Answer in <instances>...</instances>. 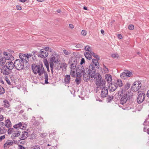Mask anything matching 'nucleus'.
Masks as SVG:
<instances>
[{
  "instance_id": "f257e3e1",
  "label": "nucleus",
  "mask_w": 149,
  "mask_h": 149,
  "mask_svg": "<svg viewBox=\"0 0 149 149\" xmlns=\"http://www.w3.org/2000/svg\"><path fill=\"white\" fill-rule=\"evenodd\" d=\"M32 69L34 74H38L40 76L44 73L45 76V84H48V77L47 73L46 72H45L44 69L43 67V65H36L35 67L32 65Z\"/></svg>"
},
{
  "instance_id": "f03ea898",
  "label": "nucleus",
  "mask_w": 149,
  "mask_h": 149,
  "mask_svg": "<svg viewBox=\"0 0 149 149\" xmlns=\"http://www.w3.org/2000/svg\"><path fill=\"white\" fill-rule=\"evenodd\" d=\"M88 71L89 69L88 68L84 69L83 66L80 67L78 70H76V74L77 77H80L81 74H83V80L85 81H88L90 79Z\"/></svg>"
},
{
  "instance_id": "7ed1b4c3",
  "label": "nucleus",
  "mask_w": 149,
  "mask_h": 149,
  "mask_svg": "<svg viewBox=\"0 0 149 149\" xmlns=\"http://www.w3.org/2000/svg\"><path fill=\"white\" fill-rule=\"evenodd\" d=\"M123 91V90H120L118 92L119 96L122 97L120 100V104L122 105L125 103L127 100L131 98L132 96V93L130 91H129L127 93L124 94Z\"/></svg>"
},
{
  "instance_id": "20e7f679",
  "label": "nucleus",
  "mask_w": 149,
  "mask_h": 149,
  "mask_svg": "<svg viewBox=\"0 0 149 149\" xmlns=\"http://www.w3.org/2000/svg\"><path fill=\"white\" fill-rule=\"evenodd\" d=\"M15 67L18 70H21L27 67L29 64H26L24 62H22L19 59H17L15 61Z\"/></svg>"
},
{
  "instance_id": "39448f33",
  "label": "nucleus",
  "mask_w": 149,
  "mask_h": 149,
  "mask_svg": "<svg viewBox=\"0 0 149 149\" xmlns=\"http://www.w3.org/2000/svg\"><path fill=\"white\" fill-rule=\"evenodd\" d=\"M50 67L51 71L52 74L54 72L53 68L54 62L56 63H58L59 61L58 60V55L56 54L53 53L52 54L50 58Z\"/></svg>"
},
{
  "instance_id": "423d86ee",
  "label": "nucleus",
  "mask_w": 149,
  "mask_h": 149,
  "mask_svg": "<svg viewBox=\"0 0 149 149\" xmlns=\"http://www.w3.org/2000/svg\"><path fill=\"white\" fill-rule=\"evenodd\" d=\"M96 85L98 88H100L105 87L106 81L102 79V77L100 74H97V77L96 79Z\"/></svg>"
},
{
  "instance_id": "0eeeda50",
  "label": "nucleus",
  "mask_w": 149,
  "mask_h": 149,
  "mask_svg": "<svg viewBox=\"0 0 149 149\" xmlns=\"http://www.w3.org/2000/svg\"><path fill=\"white\" fill-rule=\"evenodd\" d=\"M141 84L139 81L134 82L132 87V90L134 91H139L141 88Z\"/></svg>"
},
{
  "instance_id": "6e6552de",
  "label": "nucleus",
  "mask_w": 149,
  "mask_h": 149,
  "mask_svg": "<svg viewBox=\"0 0 149 149\" xmlns=\"http://www.w3.org/2000/svg\"><path fill=\"white\" fill-rule=\"evenodd\" d=\"M11 72V70L5 65L3 66L1 69V73L4 76H10L9 74Z\"/></svg>"
},
{
  "instance_id": "1a4fd4ad",
  "label": "nucleus",
  "mask_w": 149,
  "mask_h": 149,
  "mask_svg": "<svg viewBox=\"0 0 149 149\" xmlns=\"http://www.w3.org/2000/svg\"><path fill=\"white\" fill-rule=\"evenodd\" d=\"M146 95L144 93H141L139 94L137 99V101L139 104L143 102L145 99Z\"/></svg>"
},
{
  "instance_id": "9d476101",
  "label": "nucleus",
  "mask_w": 149,
  "mask_h": 149,
  "mask_svg": "<svg viewBox=\"0 0 149 149\" xmlns=\"http://www.w3.org/2000/svg\"><path fill=\"white\" fill-rule=\"evenodd\" d=\"M101 89V96L102 97H104L107 96L108 94V88L107 87H104Z\"/></svg>"
},
{
  "instance_id": "9b49d317",
  "label": "nucleus",
  "mask_w": 149,
  "mask_h": 149,
  "mask_svg": "<svg viewBox=\"0 0 149 149\" xmlns=\"http://www.w3.org/2000/svg\"><path fill=\"white\" fill-rule=\"evenodd\" d=\"M12 61H8L5 66L10 69L11 70L15 67V63H14Z\"/></svg>"
},
{
  "instance_id": "f8f14e48",
  "label": "nucleus",
  "mask_w": 149,
  "mask_h": 149,
  "mask_svg": "<svg viewBox=\"0 0 149 149\" xmlns=\"http://www.w3.org/2000/svg\"><path fill=\"white\" fill-rule=\"evenodd\" d=\"M3 54L4 55L6 56L5 57L6 60H8V61L14 60V57L10 54L6 52H4Z\"/></svg>"
},
{
  "instance_id": "ddd939ff",
  "label": "nucleus",
  "mask_w": 149,
  "mask_h": 149,
  "mask_svg": "<svg viewBox=\"0 0 149 149\" xmlns=\"http://www.w3.org/2000/svg\"><path fill=\"white\" fill-rule=\"evenodd\" d=\"M4 123L3 122H0V134H3L6 132L7 129L5 127H3Z\"/></svg>"
},
{
  "instance_id": "4468645a",
  "label": "nucleus",
  "mask_w": 149,
  "mask_h": 149,
  "mask_svg": "<svg viewBox=\"0 0 149 149\" xmlns=\"http://www.w3.org/2000/svg\"><path fill=\"white\" fill-rule=\"evenodd\" d=\"M117 88V85L116 83H111L109 86V89L110 91L112 92L115 91Z\"/></svg>"
},
{
  "instance_id": "2eb2a0df",
  "label": "nucleus",
  "mask_w": 149,
  "mask_h": 149,
  "mask_svg": "<svg viewBox=\"0 0 149 149\" xmlns=\"http://www.w3.org/2000/svg\"><path fill=\"white\" fill-rule=\"evenodd\" d=\"M20 133L21 132L19 129H15V131H14L12 134L11 137L13 138L17 137L19 136Z\"/></svg>"
},
{
  "instance_id": "dca6fc26",
  "label": "nucleus",
  "mask_w": 149,
  "mask_h": 149,
  "mask_svg": "<svg viewBox=\"0 0 149 149\" xmlns=\"http://www.w3.org/2000/svg\"><path fill=\"white\" fill-rule=\"evenodd\" d=\"M40 54L38 56L42 58H44L47 57L48 56V52L46 51H44L43 49H41L40 50Z\"/></svg>"
},
{
  "instance_id": "f3484780",
  "label": "nucleus",
  "mask_w": 149,
  "mask_h": 149,
  "mask_svg": "<svg viewBox=\"0 0 149 149\" xmlns=\"http://www.w3.org/2000/svg\"><path fill=\"white\" fill-rule=\"evenodd\" d=\"M13 127L15 129H18V128H20L21 129H25L26 127L22 125V123L21 122H20L19 123L15 124L13 126Z\"/></svg>"
},
{
  "instance_id": "a211bd4d",
  "label": "nucleus",
  "mask_w": 149,
  "mask_h": 149,
  "mask_svg": "<svg viewBox=\"0 0 149 149\" xmlns=\"http://www.w3.org/2000/svg\"><path fill=\"white\" fill-rule=\"evenodd\" d=\"M19 57L20 58V61L22 62H24L26 64H29V62H27V61L26 60L25 54L20 53L19 54Z\"/></svg>"
},
{
  "instance_id": "6ab92c4d",
  "label": "nucleus",
  "mask_w": 149,
  "mask_h": 149,
  "mask_svg": "<svg viewBox=\"0 0 149 149\" xmlns=\"http://www.w3.org/2000/svg\"><path fill=\"white\" fill-rule=\"evenodd\" d=\"M29 134L27 132L24 131L22 132L20 139L21 140L25 139L28 137Z\"/></svg>"
},
{
  "instance_id": "aec40b11",
  "label": "nucleus",
  "mask_w": 149,
  "mask_h": 149,
  "mask_svg": "<svg viewBox=\"0 0 149 149\" xmlns=\"http://www.w3.org/2000/svg\"><path fill=\"white\" fill-rule=\"evenodd\" d=\"M13 142L12 140H8L4 145V148L6 149L7 148H9L10 146L13 144Z\"/></svg>"
},
{
  "instance_id": "412c9836",
  "label": "nucleus",
  "mask_w": 149,
  "mask_h": 149,
  "mask_svg": "<svg viewBox=\"0 0 149 149\" xmlns=\"http://www.w3.org/2000/svg\"><path fill=\"white\" fill-rule=\"evenodd\" d=\"M70 75H66L65 76L64 81L65 85H66V84H68L70 83Z\"/></svg>"
},
{
  "instance_id": "4be33fe9",
  "label": "nucleus",
  "mask_w": 149,
  "mask_h": 149,
  "mask_svg": "<svg viewBox=\"0 0 149 149\" xmlns=\"http://www.w3.org/2000/svg\"><path fill=\"white\" fill-rule=\"evenodd\" d=\"M77 59L75 57H71L68 63L69 64H77Z\"/></svg>"
},
{
  "instance_id": "5701e85b",
  "label": "nucleus",
  "mask_w": 149,
  "mask_h": 149,
  "mask_svg": "<svg viewBox=\"0 0 149 149\" xmlns=\"http://www.w3.org/2000/svg\"><path fill=\"white\" fill-rule=\"evenodd\" d=\"M89 76L90 78V77L91 78H97L96 76H97V74H96V72L95 71L94 72L91 71H89Z\"/></svg>"
},
{
  "instance_id": "b1692460",
  "label": "nucleus",
  "mask_w": 149,
  "mask_h": 149,
  "mask_svg": "<svg viewBox=\"0 0 149 149\" xmlns=\"http://www.w3.org/2000/svg\"><path fill=\"white\" fill-rule=\"evenodd\" d=\"M105 77V79L108 82V83L111 82L112 79L111 76L110 74H107L106 75Z\"/></svg>"
},
{
  "instance_id": "393cba45",
  "label": "nucleus",
  "mask_w": 149,
  "mask_h": 149,
  "mask_svg": "<svg viewBox=\"0 0 149 149\" xmlns=\"http://www.w3.org/2000/svg\"><path fill=\"white\" fill-rule=\"evenodd\" d=\"M98 60L97 59H93L92 60V62L93 63V64H94L98 68H99L100 66L99 63L98 62Z\"/></svg>"
},
{
  "instance_id": "a878e982",
  "label": "nucleus",
  "mask_w": 149,
  "mask_h": 149,
  "mask_svg": "<svg viewBox=\"0 0 149 149\" xmlns=\"http://www.w3.org/2000/svg\"><path fill=\"white\" fill-rule=\"evenodd\" d=\"M84 55L89 60L91 59L92 58V57L91 53L87 52H85L84 53Z\"/></svg>"
},
{
  "instance_id": "bb28decb",
  "label": "nucleus",
  "mask_w": 149,
  "mask_h": 149,
  "mask_svg": "<svg viewBox=\"0 0 149 149\" xmlns=\"http://www.w3.org/2000/svg\"><path fill=\"white\" fill-rule=\"evenodd\" d=\"M5 126L8 128H9L11 126V123L9 119H7L6 120L5 123H4Z\"/></svg>"
},
{
  "instance_id": "cd10ccee",
  "label": "nucleus",
  "mask_w": 149,
  "mask_h": 149,
  "mask_svg": "<svg viewBox=\"0 0 149 149\" xmlns=\"http://www.w3.org/2000/svg\"><path fill=\"white\" fill-rule=\"evenodd\" d=\"M130 84L127 83L125 85L124 88L120 90H123V92L125 93L126 90H127L130 88Z\"/></svg>"
},
{
  "instance_id": "c85d7f7f",
  "label": "nucleus",
  "mask_w": 149,
  "mask_h": 149,
  "mask_svg": "<svg viewBox=\"0 0 149 149\" xmlns=\"http://www.w3.org/2000/svg\"><path fill=\"white\" fill-rule=\"evenodd\" d=\"M89 71L94 72L96 71L95 66L93 64H91L89 66Z\"/></svg>"
},
{
  "instance_id": "c756f323",
  "label": "nucleus",
  "mask_w": 149,
  "mask_h": 149,
  "mask_svg": "<svg viewBox=\"0 0 149 149\" xmlns=\"http://www.w3.org/2000/svg\"><path fill=\"white\" fill-rule=\"evenodd\" d=\"M4 79L6 81L7 83L9 85H11V84L10 80L9 79V78H10V76H4Z\"/></svg>"
},
{
  "instance_id": "7c9ffc66",
  "label": "nucleus",
  "mask_w": 149,
  "mask_h": 149,
  "mask_svg": "<svg viewBox=\"0 0 149 149\" xmlns=\"http://www.w3.org/2000/svg\"><path fill=\"white\" fill-rule=\"evenodd\" d=\"M116 84L117 85V87L118 86L120 87H122L123 86V84L122 81L119 79H117L116 83Z\"/></svg>"
},
{
  "instance_id": "2f4dec72",
  "label": "nucleus",
  "mask_w": 149,
  "mask_h": 149,
  "mask_svg": "<svg viewBox=\"0 0 149 149\" xmlns=\"http://www.w3.org/2000/svg\"><path fill=\"white\" fill-rule=\"evenodd\" d=\"M30 139H35L37 137L36 132H33L32 134L30 135Z\"/></svg>"
},
{
  "instance_id": "473e14b6",
  "label": "nucleus",
  "mask_w": 149,
  "mask_h": 149,
  "mask_svg": "<svg viewBox=\"0 0 149 149\" xmlns=\"http://www.w3.org/2000/svg\"><path fill=\"white\" fill-rule=\"evenodd\" d=\"M6 59L5 57H1L0 59V64H4L6 62Z\"/></svg>"
},
{
  "instance_id": "72a5a7b5",
  "label": "nucleus",
  "mask_w": 149,
  "mask_h": 149,
  "mask_svg": "<svg viewBox=\"0 0 149 149\" xmlns=\"http://www.w3.org/2000/svg\"><path fill=\"white\" fill-rule=\"evenodd\" d=\"M4 107L8 108L10 106V104L8 100H5L3 101Z\"/></svg>"
},
{
  "instance_id": "f704fd0d",
  "label": "nucleus",
  "mask_w": 149,
  "mask_h": 149,
  "mask_svg": "<svg viewBox=\"0 0 149 149\" xmlns=\"http://www.w3.org/2000/svg\"><path fill=\"white\" fill-rule=\"evenodd\" d=\"M113 96L112 95H109L107 99V102H110L113 98Z\"/></svg>"
},
{
  "instance_id": "c9c22d12",
  "label": "nucleus",
  "mask_w": 149,
  "mask_h": 149,
  "mask_svg": "<svg viewBox=\"0 0 149 149\" xmlns=\"http://www.w3.org/2000/svg\"><path fill=\"white\" fill-rule=\"evenodd\" d=\"M91 56L92 55L93 57L96 58L97 60H99V57L96 54L94 53L92 51L90 52Z\"/></svg>"
},
{
  "instance_id": "e433bc0d",
  "label": "nucleus",
  "mask_w": 149,
  "mask_h": 149,
  "mask_svg": "<svg viewBox=\"0 0 149 149\" xmlns=\"http://www.w3.org/2000/svg\"><path fill=\"white\" fill-rule=\"evenodd\" d=\"M75 81L76 83V84L77 85H79L81 82V79L80 77H77H77L76 78Z\"/></svg>"
},
{
  "instance_id": "4c0bfd02",
  "label": "nucleus",
  "mask_w": 149,
  "mask_h": 149,
  "mask_svg": "<svg viewBox=\"0 0 149 149\" xmlns=\"http://www.w3.org/2000/svg\"><path fill=\"white\" fill-rule=\"evenodd\" d=\"M67 66V65L66 63H64L61 64L60 66V67L61 68H62L63 70H64V69L65 70Z\"/></svg>"
},
{
  "instance_id": "58836bf2",
  "label": "nucleus",
  "mask_w": 149,
  "mask_h": 149,
  "mask_svg": "<svg viewBox=\"0 0 149 149\" xmlns=\"http://www.w3.org/2000/svg\"><path fill=\"white\" fill-rule=\"evenodd\" d=\"M125 72V73L127 74H126L127 77H130L132 75V73L128 70H126Z\"/></svg>"
},
{
  "instance_id": "ea45409f",
  "label": "nucleus",
  "mask_w": 149,
  "mask_h": 149,
  "mask_svg": "<svg viewBox=\"0 0 149 149\" xmlns=\"http://www.w3.org/2000/svg\"><path fill=\"white\" fill-rule=\"evenodd\" d=\"M15 131V129L13 128H9L8 130V133L9 134H12L14 131Z\"/></svg>"
},
{
  "instance_id": "a19ab883",
  "label": "nucleus",
  "mask_w": 149,
  "mask_h": 149,
  "mask_svg": "<svg viewBox=\"0 0 149 149\" xmlns=\"http://www.w3.org/2000/svg\"><path fill=\"white\" fill-rule=\"evenodd\" d=\"M84 49L86 51L89 52L90 53L92 51L91 49V47L89 45L86 46L85 48Z\"/></svg>"
},
{
  "instance_id": "79ce46f5",
  "label": "nucleus",
  "mask_w": 149,
  "mask_h": 149,
  "mask_svg": "<svg viewBox=\"0 0 149 149\" xmlns=\"http://www.w3.org/2000/svg\"><path fill=\"white\" fill-rule=\"evenodd\" d=\"M32 55L30 54H25V59H26V60L27 61V62H28L29 61V58L31 57Z\"/></svg>"
},
{
  "instance_id": "37998d69",
  "label": "nucleus",
  "mask_w": 149,
  "mask_h": 149,
  "mask_svg": "<svg viewBox=\"0 0 149 149\" xmlns=\"http://www.w3.org/2000/svg\"><path fill=\"white\" fill-rule=\"evenodd\" d=\"M126 74H127L125 73V72H123L120 74V77L121 78L125 79L126 77H127Z\"/></svg>"
},
{
  "instance_id": "c03bdc74",
  "label": "nucleus",
  "mask_w": 149,
  "mask_h": 149,
  "mask_svg": "<svg viewBox=\"0 0 149 149\" xmlns=\"http://www.w3.org/2000/svg\"><path fill=\"white\" fill-rule=\"evenodd\" d=\"M77 65V64H71V65L70 66V68L71 69V70H75V69L76 68Z\"/></svg>"
},
{
  "instance_id": "a18cd8bd",
  "label": "nucleus",
  "mask_w": 149,
  "mask_h": 149,
  "mask_svg": "<svg viewBox=\"0 0 149 149\" xmlns=\"http://www.w3.org/2000/svg\"><path fill=\"white\" fill-rule=\"evenodd\" d=\"M32 124L33 126H37L39 125L40 123L38 121L36 120L32 123Z\"/></svg>"
},
{
  "instance_id": "49530a36",
  "label": "nucleus",
  "mask_w": 149,
  "mask_h": 149,
  "mask_svg": "<svg viewBox=\"0 0 149 149\" xmlns=\"http://www.w3.org/2000/svg\"><path fill=\"white\" fill-rule=\"evenodd\" d=\"M75 70H71V72H70V74L71 75V76L72 77H75Z\"/></svg>"
},
{
  "instance_id": "de8ad7c7",
  "label": "nucleus",
  "mask_w": 149,
  "mask_h": 149,
  "mask_svg": "<svg viewBox=\"0 0 149 149\" xmlns=\"http://www.w3.org/2000/svg\"><path fill=\"white\" fill-rule=\"evenodd\" d=\"M5 92V90L3 87L0 88V94H3Z\"/></svg>"
},
{
  "instance_id": "09e8293b",
  "label": "nucleus",
  "mask_w": 149,
  "mask_h": 149,
  "mask_svg": "<svg viewBox=\"0 0 149 149\" xmlns=\"http://www.w3.org/2000/svg\"><path fill=\"white\" fill-rule=\"evenodd\" d=\"M45 51L47 52V51H49L50 52L52 51V49L50 48L49 47H45L44 48Z\"/></svg>"
},
{
  "instance_id": "8fccbe9b",
  "label": "nucleus",
  "mask_w": 149,
  "mask_h": 149,
  "mask_svg": "<svg viewBox=\"0 0 149 149\" xmlns=\"http://www.w3.org/2000/svg\"><path fill=\"white\" fill-rule=\"evenodd\" d=\"M76 47L78 48H81L83 47V45L81 44H78L76 46Z\"/></svg>"
},
{
  "instance_id": "3c124183",
  "label": "nucleus",
  "mask_w": 149,
  "mask_h": 149,
  "mask_svg": "<svg viewBox=\"0 0 149 149\" xmlns=\"http://www.w3.org/2000/svg\"><path fill=\"white\" fill-rule=\"evenodd\" d=\"M128 28L130 30H133L134 29V26L133 25L130 24L128 26Z\"/></svg>"
},
{
  "instance_id": "603ef678",
  "label": "nucleus",
  "mask_w": 149,
  "mask_h": 149,
  "mask_svg": "<svg viewBox=\"0 0 149 149\" xmlns=\"http://www.w3.org/2000/svg\"><path fill=\"white\" fill-rule=\"evenodd\" d=\"M111 56L113 58H118V56L117 54H113L111 55Z\"/></svg>"
},
{
  "instance_id": "864d4df0",
  "label": "nucleus",
  "mask_w": 149,
  "mask_h": 149,
  "mask_svg": "<svg viewBox=\"0 0 149 149\" xmlns=\"http://www.w3.org/2000/svg\"><path fill=\"white\" fill-rule=\"evenodd\" d=\"M31 149H40V148L39 146L37 145L32 147Z\"/></svg>"
},
{
  "instance_id": "5fc2aeb1",
  "label": "nucleus",
  "mask_w": 149,
  "mask_h": 149,
  "mask_svg": "<svg viewBox=\"0 0 149 149\" xmlns=\"http://www.w3.org/2000/svg\"><path fill=\"white\" fill-rule=\"evenodd\" d=\"M44 63L46 67L49 66V64L47 60L46 59V60L44 61Z\"/></svg>"
},
{
  "instance_id": "6e6d98bb",
  "label": "nucleus",
  "mask_w": 149,
  "mask_h": 149,
  "mask_svg": "<svg viewBox=\"0 0 149 149\" xmlns=\"http://www.w3.org/2000/svg\"><path fill=\"white\" fill-rule=\"evenodd\" d=\"M81 34L82 35L85 36L86 34V32L84 30H83L81 31Z\"/></svg>"
},
{
  "instance_id": "4d7b16f0",
  "label": "nucleus",
  "mask_w": 149,
  "mask_h": 149,
  "mask_svg": "<svg viewBox=\"0 0 149 149\" xmlns=\"http://www.w3.org/2000/svg\"><path fill=\"white\" fill-rule=\"evenodd\" d=\"M63 52L64 54L66 55H68L70 54V52H68L67 50H63Z\"/></svg>"
},
{
  "instance_id": "13d9d810",
  "label": "nucleus",
  "mask_w": 149,
  "mask_h": 149,
  "mask_svg": "<svg viewBox=\"0 0 149 149\" xmlns=\"http://www.w3.org/2000/svg\"><path fill=\"white\" fill-rule=\"evenodd\" d=\"M47 135L46 133H41L40 135V136L42 138H43L45 137Z\"/></svg>"
},
{
  "instance_id": "bf43d9fd",
  "label": "nucleus",
  "mask_w": 149,
  "mask_h": 149,
  "mask_svg": "<svg viewBox=\"0 0 149 149\" xmlns=\"http://www.w3.org/2000/svg\"><path fill=\"white\" fill-rule=\"evenodd\" d=\"M5 138V136L3 135L0 136V141H1L3 140Z\"/></svg>"
},
{
  "instance_id": "052dcab7",
  "label": "nucleus",
  "mask_w": 149,
  "mask_h": 149,
  "mask_svg": "<svg viewBox=\"0 0 149 149\" xmlns=\"http://www.w3.org/2000/svg\"><path fill=\"white\" fill-rule=\"evenodd\" d=\"M85 63V60L84 58H82L81 59V62H80V64L81 65H82L83 63Z\"/></svg>"
},
{
  "instance_id": "680f3d73",
  "label": "nucleus",
  "mask_w": 149,
  "mask_h": 149,
  "mask_svg": "<svg viewBox=\"0 0 149 149\" xmlns=\"http://www.w3.org/2000/svg\"><path fill=\"white\" fill-rule=\"evenodd\" d=\"M17 9L19 10H21L22 9L21 7L19 5H17L16 6Z\"/></svg>"
},
{
  "instance_id": "e2e57ef3",
  "label": "nucleus",
  "mask_w": 149,
  "mask_h": 149,
  "mask_svg": "<svg viewBox=\"0 0 149 149\" xmlns=\"http://www.w3.org/2000/svg\"><path fill=\"white\" fill-rule=\"evenodd\" d=\"M19 149H25L21 145H19Z\"/></svg>"
},
{
  "instance_id": "0e129e2a",
  "label": "nucleus",
  "mask_w": 149,
  "mask_h": 149,
  "mask_svg": "<svg viewBox=\"0 0 149 149\" xmlns=\"http://www.w3.org/2000/svg\"><path fill=\"white\" fill-rule=\"evenodd\" d=\"M3 116L2 115H0V122L3 120Z\"/></svg>"
},
{
  "instance_id": "69168bd1",
  "label": "nucleus",
  "mask_w": 149,
  "mask_h": 149,
  "mask_svg": "<svg viewBox=\"0 0 149 149\" xmlns=\"http://www.w3.org/2000/svg\"><path fill=\"white\" fill-rule=\"evenodd\" d=\"M74 26L72 24H70L69 25V27L71 29L74 28Z\"/></svg>"
},
{
  "instance_id": "338daca9",
  "label": "nucleus",
  "mask_w": 149,
  "mask_h": 149,
  "mask_svg": "<svg viewBox=\"0 0 149 149\" xmlns=\"http://www.w3.org/2000/svg\"><path fill=\"white\" fill-rule=\"evenodd\" d=\"M35 120H36L35 119V118L34 117H33L31 120V123H33V122L35 121Z\"/></svg>"
},
{
  "instance_id": "774afa93",
  "label": "nucleus",
  "mask_w": 149,
  "mask_h": 149,
  "mask_svg": "<svg viewBox=\"0 0 149 149\" xmlns=\"http://www.w3.org/2000/svg\"><path fill=\"white\" fill-rule=\"evenodd\" d=\"M103 69L104 71H105L107 72L109 71V70L106 67H105L104 68H103Z\"/></svg>"
}]
</instances>
